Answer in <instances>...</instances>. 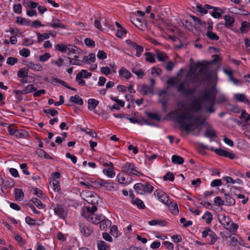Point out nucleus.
Listing matches in <instances>:
<instances>
[{"label": "nucleus", "instance_id": "nucleus-1", "mask_svg": "<svg viewBox=\"0 0 250 250\" xmlns=\"http://www.w3.org/2000/svg\"><path fill=\"white\" fill-rule=\"evenodd\" d=\"M167 116L171 119L175 120L181 128L187 132L193 131L196 128L201 129L204 122L200 117H194L188 112H181L180 109L169 112Z\"/></svg>", "mask_w": 250, "mask_h": 250}, {"label": "nucleus", "instance_id": "nucleus-2", "mask_svg": "<svg viewBox=\"0 0 250 250\" xmlns=\"http://www.w3.org/2000/svg\"><path fill=\"white\" fill-rule=\"evenodd\" d=\"M198 67V63H197L195 65L190 66L189 72L187 75V76L192 77L191 81L193 83H200L208 78L209 75L203 68H200L198 72L196 73Z\"/></svg>", "mask_w": 250, "mask_h": 250}, {"label": "nucleus", "instance_id": "nucleus-3", "mask_svg": "<svg viewBox=\"0 0 250 250\" xmlns=\"http://www.w3.org/2000/svg\"><path fill=\"white\" fill-rule=\"evenodd\" d=\"M86 193L87 195L84 200L92 205L91 207H86V211L92 210V211H96L97 209L96 205L98 204V200L100 199L99 196L96 193L91 192L90 191L86 192Z\"/></svg>", "mask_w": 250, "mask_h": 250}, {"label": "nucleus", "instance_id": "nucleus-4", "mask_svg": "<svg viewBox=\"0 0 250 250\" xmlns=\"http://www.w3.org/2000/svg\"><path fill=\"white\" fill-rule=\"evenodd\" d=\"M199 147L202 149H208L214 151L217 154L221 156L229 158L230 159H233L235 157L234 153L228 151L222 148H217L214 149L213 147H209L208 146L205 145L203 143L199 144Z\"/></svg>", "mask_w": 250, "mask_h": 250}, {"label": "nucleus", "instance_id": "nucleus-5", "mask_svg": "<svg viewBox=\"0 0 250 250\" xmlns=\"http://www.w3.org/2000/svg\"><path fill=\"white\" fill-rule=\"evenodd\" d=\"M202 236L203 238L206 239V244L210 245L214 244L218 239L216 233L209 228H206L202 231Z\"/></svg>", "mask_w": 250, "mask_h": 250}, {"label": "nucleus", "instance_id": "nucleus-6", "mask_svg": "<svg viewBox=\"0 0 250 250\" xmlns=\"http://www.w3.org/2000/svg\"><path fill=\"white\" fill-rule=\"evenodd\" d=\"M217 91L214 87L211 88L209 90H203L201 92V96L199 98L203 102H210L215 101Z\"/></svg>", "mask_w": 250, "mask_h": 250}, {"label": "nucleus", "instance_id": "nucleus-7", "mask_svg": "<svg viewBox=\"0 0 250 250\" xmlns=\"http://www.w3.org/2000/svg\"><path fill=\"white\" fill-rule=\"evenodd\" d=\"M153 187L148 183L144 184L137 183L134 186V189L137 193L140 194L150 193L153 190Z\"/></svg>", "mask_w": 250, "mask_h": 250}, {"label": "nucleus", "instance_id": "nucleus-8", "mask_svg": "<svg viewBox=\"0 0 250 250\" xmlns=\"http://www.w3.org/2000/svg\"><path fill=\"white\" fill-rule=\"evenodd\" d=\"M176 89L178 92L185 96L192 95L194 94L196 88L194 87L188 88L186 87V82L182 81L176 85Z\"/></svg>", "mask_w": 250, "mask_h": 250}, {"label": "nucleus", "instance_id": "nucleus-9", "mask_svg": "<svg viewBox=\"0 0 250 250\" xmlns=\"http://www.w3.org/2000/svg\"><path fill=\"white\" fill-rule=\"evenodd\" d=\"M176 89L178 92L185 96L192 95L194 94L196 88L194 87L188 88L186 87V82L182 81L176 85Z\"/></svg>", "mask_w": 250, "mask_h": 250}, {"label": "nucleus", "instance_id": "nucleus-10", "mask_svg": "<svg viewBox=\"0 0 250 250\" xmlns=\"http://www.w3.org/2000/svg\"><path fill=\"white\" fill-rule=\"evenodd\" d=\"M122 168L123 171L128 173L129 175H134L137 176L143 175V174L135 169V167L132 163H126Z\"/></svg>", "mask_w": 250, "mask_h": 250}, {"label": "nucleus", "instance_id": "nucleus-11", "mask_svg": "<svg viewBox=\"0 0 250 250\" xmlns=\"http://www.w3.org/2000/svg\"><path fill=\"white\" fill-rule=\"evenodd\" d=\"M94 212L92 210L86 211V212L83 213V216L88 222L97 225L100 223L101 219L100 217L94 214Z\"/></svg>", "mask_w": 250, "mask_h": 250}, {"label": "nucleus", "instance_id": "nucleus-12", "mask_svg": "<svg viewBox=\"0 0 250 250\" xmlns=\"http://www.w3.org/2000/svg\"><path fill=\"white\" fill-rule=\"evenodd\" d=\"M53 210L54 213L60 218L64 219L66 217L67 212L62 205H56L54 207Z\"/></svg>", "mask_w": 250, "mask_h": 250}, {"label": "nucleus", "instance_id": "nucleus-13", "mask_svg": "<svg viewBox=\"0 0 250 250\" xmlns=\"http://www.w3.org/2000/svg\"><path fill=\"white\" fill-rule=\"evenodd\" d=\"M47 25L53 28H61L65 29L66 25L63 24L60 20L53 18L51 22L47 23Z\"/></svg>", "mask_w": 250, "mask_h": 250}, {"label": "nucleus", "instance_id": "nucleus-14", "mask_svg": "<svg viewBox=\"0 0 250 250\" xmlns=\"http://www.w3.org/2000/svg\"><path fill=\"white\" fill-rule=\"evenodd\" d=\"M116 179L118 182L124 185H128L132 181L131 178L123 173H119Z\"/></svg>", "mask_w": 250, "mask_h": 250}, {"label": "nucleus", "instance_id": "nucleus-15", "mask_svg": "<svg viewBox=\"0 0 250 250\" xmlns=\"http://www.w3.org/2000/svg\"><path fill=\"white\" fill-rule=\"evenodd\" d=\"M204 103L199 98L194 99L191 103V108L195 111H201L202 108V104Z\"/></svg>", "mask_w": 250, "mask_h": 250}, {"label": "nucleus", "instance_id": "nucleus-16", "mask_svg": "<svg viewBox=\"0 0 250 250\" xmlns=\"http://www.w3.org/2000/svg\"><path fill=\"white\" fill-rule=\"evenodd\" d=\"M80 228L81 233L85 237H88L93 232V229L91 227L82 224H80Z\"/></svg>", "mask_w": 250, "mask_h": 250}, {"label": "nucleus", "instance_id": "nucleus-17", "mask_svg": "<svg viewBox=\"0 0 250 250\" xmlns=\"http://www.w3.org/2000/svg\"><path fill=\"white\" fill-rule=\"evenodd\" d=\"M28 73V69L24 67L19 69L18 72L17 76L22 79L21 82L22 83H24L27 82V81H25L24 79L27 78Z\"/></svg>", "mask_w": 250, "mask_h": 250}, {"label": "nucleus", "instance_id": "nucleus-18", "mask_svg": "<svg viewBox=\"0 0 250 250\" xmlns=\"http://www.w3.org/2000/svg\"><path fill=\"white\" fill-rule=\"evenodd\" d=\"M225 27L231 28L234 25L235 20L234 18L229 15H225L224 17Z\"/></svg>", "mask_w": 250, "mask_h": 250}, {"label": "nucleus", "instance_id": "nucleus-19", "mask_svg": "<svg viewBox=\"0 0 250 250\" xmlns=\"http://www.w3.org/2000/svg\"><path fill=\"white\" fill-rule=\"evenodd\" d=\"M154 194L158 196L159 200L161 202L167 205H168L169 203H171V201L168 199V197L164 193H160L155 191H154Z\"/></svg>", "mask_w": 250, "mask_h": 250}, {"label": "nucleus", "instance_id": "nucleus-20", "mask_svg": "<svg viewBox=\"0 0 250 250\" xmlns=\"http://www.w3.org/2000/svg\"><path fill=\"white\" fill-rule=\"evenodd\" d=\"M140 92L142 95H146L148 94H153V90L151 87L146 84H143L141 87Z\"/></svg>", "mask_w": 250, "mask_h": 250}, {"label": "nucleus", "instance_id": "nucleus-21", "mask_svg": "<svg viewBox=\"0 0 250 250\" xmlns=\"http://www.w3.org/2000/svg\"><path fill=\"white\" fill-rule=\"evenodd\" d=\"M212 7L210 5L205 4L204 6L199 3H198L196 5V10L203 14H206L208 12V9H212Z\"/></svg>", "mask_w": 250, "mask_h": 250}, {"label": "nucleus", "instance_id": "nucleus-22", "mask_svg": "<svg viewBox=\"0 0 250 250\" xmlns=\"http://www.w3.org/2000/svg\"><path fill=\"white\" fill-rule=\"evenodd\" d=\"M103 183V187H104L107 190H114L116 189L118 187V185L116 183L108 182L105 180H104Z\"/></svg>", "mask_w": 250, "mask_h": 250}, {"label": "nucleus", "instance_id": "nucleus-23", "mask_svg": "<svg viewBox=\"0 0 250 250\" xmlns=\"http://www.w3.org/2000/svg\"><path fill=\"white\" fill-rule=\"evenodd\" d=\"M130 195L132 197V203L133 204L136 205L140 209H144L145 208V206L142 200L135 198L133 195L130 194Z\"/></svg>", "mask_w": 250, "mask_h": 250}, {"label": "nucleus", "instance_id": "nucleus-24", "mask_svg": "<svg viewBox=\"0 0 250 250\" xmlns=\"http://www.w3.org/2000/svg\"><path fill=\"white\" fill-rule=\"evenodd\" d=\"M95 54L94 53H90L87 56H84L83 60L84 63L90 64L95 61Z\"/></svg>", "mask_w": 250, "mask_h": 250}, {"label": "nucleus", "instance_id": "nucleus-25", "mask_svg": "<svg viewBox=\"0 0 250 250\" xmlns=\"http://www.w3.org/2000/svg\"><path fill=\"white\" fill-rule=\"evenodd\" d=\"M234 98L236 100L240 102H244L248 104H249L250 101L246 98V96L243 94L237 93L234 95Z\"/></svg>", "mask_w": 250, "mask_h": 250}, {"label": "nucleus", "instance_id": "nucleus-26", "mask_svg": "<svg viewBox=\"0 0 250 250\" xmlns=\"http://www.w3.org/2000/svg\"><path fill=\"white\" fill-rule=\"evenodd\" d=\"M100 228L101 229L104 230L110 227L111 222L108 219H104L100 221Z\"/></svg>", "mask_w": 250, "mask_h": 250}, {"label": "nucleus", "instance_id": "nucleus-27", "mask_svg": "<svg viewBox=\"0 0 250 250\" xmlns=\"http://www.w3.org/2000/svg\"><path fill=\"white\" fill-rule=\"evenodd\" d=\"M26 65L29 68L35 71H42L43 69V67L41 65L34 63L31 62H28Z\"/></svg>", "mask_w": 250, "mask_h": 250}, {"label": "nucleus", "instance_id": "nucleus-28", "mask_svg": "<svg viewBox=\"0 0 250 250\" xmlns=\"http://www.w3.org/2000/svg\"><path fill=\"white\" fill-rule=\"evenodd\" d=\"M88 109L90 110H93L99 104V101L94 99H89L88 100Z\"/></svg>", "mask_w": 250, "mask_h": 250}, {"label": "nucleus", "instance_id": "nucleus-29", "mask_svg": "<svg viewBox=\"0 0 250 250\" xmlns=\"http://www.w3.org/2000/svg\"><path fill=\"white\" fill-rule=\"evenodd\" d=\"M15 198L17 201H21L24 196L23 192L21 189L15 188L14 189Z\"/></svg>", "mask_w": 250, "mask_h": 250}, {"label": "nucleus", "instance_id": "nucleus-30", "mask_svg": "<svg viewBox=\"0 0 250 250\" xmlns=\"http://www.w3.org/2000/svg\"><path fill=\"white\" fill-rule=\"evenodd\" d=\"M119 74L121 76L124 77L126 79H128L131 76L130 72L124 67H122L119 71Z\"/></svg>", "mask_w": 250, "mask_h": 250}, {"label": "nucleus", "instance_id": "nucleus-31", "mask_svg": "<svg viewBox=\"0 0 250 250\" xmlns=\"http://www.w3.org/2000/svg\"><path fill=\"white\" fill-rule=\"evenodd\" d=\"M250 28V23L248 21H245L241 23V26L240 30L242 33L247 32Z\"/></svg>", "mask_w": 250, "mask_h": 250}, {"label": "nucleus", "instance_id": "nucleus-32", "mask_svg": "<svg viewBox=\"0 0 250 250\" xmlns=\"http://www.w3.org/2000/svg\"><path fill=\"white\" fill-rule=\"evenodd\" d=\"M36 35L38 38V42L41 43L44 40L48 39L49 38V34L48 33H44L41 34L38 32H36Z\"/></svg>", "mask_w": 250, "mask_h": 250}, {"label": "nucleus", "instance_id": "nucleus-33", "mask_svg": "<svg viewBox=\"0 0 250 250\" xmlns=\"http://www.w3.org/2000/svg\"><path fill=\"white\" fill-rule=\"evenodd\" d=\"M70 101L79 105H82L83 104V99L78 95L71 96L70 98Z\"/></svg>", "mask_w": 250, "mask_h": 250}, {"label": "nucleus", "instance_id": "nucleus-34", "mask_svg": "<svg viewBox=\"0 0 250 250\" xmlns=\"http://www.w3.org/2000/svg\"><path fill=\"white\" fill-rule=\"evenodd\" d=\"M167 206L172 213L176 214L178 213L179 210L176 203L171 202Z\"/></svg>", "mask_w": 250, "mask_h": 250}, {"label": "nucleus", "instance_id": "nucleus-35", "mask_svg": "<svg viewBox=\"0 0 250 250\" xmlns=\"http://www.w3.org/2000/svg\"><path fill=\"white\" fill-rule=\"evenodd\" d=\"M212 9L213 10L210 11L209 13L213 18H218L221 16L222 13L218 12V11H221L220 8L212 7Z\"/></svg>", "mask_w": 250, "mask_h": 250}, {"label": "nucleus", "instance_id": "nucleus-36", "mask_svg": "<svg viewBox=\"0 0 250 250\" xmlns=\"http://www.w3.org/2000/svg\"><path fill=\"white\" fill-rule=\"evenodd\" d=\"M66 59L68 60L69 62L68 63L65 64L66 66H68L70 65H82L84 64V61H73L72 59L69 57H66Z\"/></svg>", "mask_w": 250, "mask_h": 250}, {"label": "nucleus", "instance_id": "nucleus-37", "mask_svg": "<svg viewBox=\"0 0 250 250\" xmlns=\"http://www.w3.org/2000/svg\"><path fill=\"white\" fill-rule=\"evenodd\" d=\"M202 218L206 220L207 224H210L212 219L213 217L212 214L209 211H206L205 214L202 217Z\"/></svg>", "mask_w": 250, "mask_h": 250}, {"label": "nucleus", "instance_id": "nucleus-38", "mask_svg": "<svg viewBox=\"0 0 250 250\" xmlns=\"http://www.w3.org/2000/svg\"><path fill=\"white\" fill-rule=\"evenodd\" d=\"M104 180L99 179L97 181H92L91 182V188H99L101 187H103V185L104 184Z\"/></svg>", "mask_w": 250, "mask_h": 250}, {"label": "nucleus", "instance_id": "nucleus-39", "mask_svg": "<svg viewBox=\"0 0 250 250\" xmlns=\"http://www.w3.org/2000/svg\"><path fill=\"white\" fill-rule=\"evenodd\" d=\"M224 73L228 75L229 78V80L233 82L234 83L237 84L239 82V80H237L233 78V73L231 70H228L227 69H224Z\"/></svg>", "mask_w": 250, "mask_h": 250}, {"label": "nucleus", "instance_id": "nucleus-40", "mask_svg": "<svg viewBox=\"0 0 250 250\" xmlns=\"http://www.w3.org/2000/svg\"><path fill=\"white\" fill-rule=\"evenodd\" d=\"M225 205L226 206H233L235 204V200L232 198L229 195L225 194Z\"/></svg>", "mask_w": 250, "mask_h": 250}, {"label": "nucleus", "instance_id": "nucleus-41", "mask_svg": "<svg viewBox=\"0 0 250 250\" xmlns=\"http://www.w3.org/2000/svg\"><path fill=\"white\" fill-rule=\"evenodd\" d=\"M171 159L172 162L176 164L181 165L184 162V159L182 157L176 155H173Z\"/></svg>", "mask_w": 250, "mask_h": 250}, {"label": "nucleus", "instance_id": "nucleus-42", "mask_svg": "<svg viewBox=\"0 0 250 250\" xmlns=\"http://www.w3.org/2000/svg\"><path fill=\"white\" fill-rule=\"evenodd\" d=\"M206 36L208 39L212 41H218L219 39V36L215 33L211 32H207Z\"/></svg>", "mask_w": 250, "mask_h": 250}, {"label": "nucleus", "instance_id": "nucleus-43", "mask_svg": "<svg viewBox=\"0 0 250 250\" xmlns=\"http://www.w3.org/2000/svg\"><path fill=\"white\" fill-rule=\"evenodd\" d=\"M50 185L52 186L53 190L59 191L60 190V183L58 180L53 179L50 182Z\"/></svg>", "mask_w": 250, "mask_h": 250}, {"label": "nucleus", "instance_id": "nucleus-44", "mask_svg": "<svg viewBox=\"0 0 250 250\" xmlns=\"http://www.w3.org/2000/svg\"><path fill=\"white\" fill-rule=\"evenodd\" d=\"M77 49L78 48L76 46L71 44L67 45L66 51H68L67 53L68 55H70L72 54H76Z\"/></svg>", "mask_w": 250, "mask_h": 250}, {"label": "nucleus", "instance_id": "nucleus-45", "mask_svg": "<svg viewBox=\"0 0 250 250\" xmlns=\"http://www.w3.org/2000/svg\"><path fill=\"white\" fill-rule=\"evenodd\" d=\"M97 246L99 250H107L109 248V247L104 241H98Z\"/></svg>", "mask_w": 250, "mask_h": 250}, {"label": "nucleus", "instance_id": "nucleus-46", "mask_svg": "<svg viewBox=\"0 0 250 250\" xmlns=\"http://www.w3.org/2000/svg\"><path fill=\"white\" fill-rule=\"evenodd\" d=\"M36 90L37 88L34 87L32 84H29L22 90V93L25 94Z\"/></svg>", "mask_w": 250, "mask_h": 250}, {"label": "nucleus", "instance_id": "nucleus-47", "mask_svg": "<svg viewBox=\"0 0 250 250\" xmlns=\"http://www.w3.org/2000/svg\"><path fill=\"white\" fill-rule=\"evenodd\" d=\"M35 205L37 206V207L39 209L43 208L45 207L44 205L42 204V202L37 198H34L31 200Z\"/></svg>", "mask_w": 250, "mask_h": 250}, {"label": "nucleus", "instance_id": "nucleus-48", "mask_svg": "<svg viewBox=\"0 0 250 250\" xmlns=\"http://www.w3.org/2000/svg\"><path fill=\"white\" fill-rule=\"evenodd\" d=\"M103 173L109 178H113L115 175V172L110 168L104 169Z\"/></svg>", "mask_w": 250, "mask_h": 250}, {"label": "nucleus", "instance_id": "nucleus-49", "mask_svg": "<svg viewBox=\"0 0 250 250\" xmlns=\"http://www.w3.org/2000/svg\"><path fill=\"white\" fill-rule=\"evenodd\" d=\"M67 45L64 44H57L55 45V49L62 53L66 52Z\"/></svg>", "mask_w": 250, "mask_h": 250}, {"label": "nucleus", "instance_id": "nucleus-50", "mask_svg": "<svg viewBox=\"0 0 250 250\" xmlns=\"http://www.w3.org/2000/svg\"><path fill=\"white\" fill-rule=\"evenodd\" d=\"M82 131L85 132L86 134L89 135L90 136L96 138L97 137V133L95 131H93L90 128H81Z\"/></svg>", "mask_w": 250, "mask_h": 250}, {"label": "nucleus", "instance_id": "nucleus-51", "mask_svg": "<svg viewBox=\"0 0 250 250\" xmlns=\"http://www.w3.org/2000/svg\"><path fill=\"white\" fill-rule=\"evenodd\" d=\"M83 77V74L82 72H79L76 78V81L78 83V84L81 85H84L85 84V82L82 80Z\"/></svg>", "mask_w": 250, "mask_h": 250}, {"label": "nucleus", "instance_id": "nucleus-52", "mask_svg": "<svg viewBox=\"0 0 250 250\" xmlns=\"http://www.w3.org/2000/svg\"><path fill=\"white\" fill-rule=\"evenodd\" d=\"M145 55L146 56V61L151 63H153L155 62L154 55L152 53L146 52L145 53Z\"/></svg>", "mask_w": 250, "mask_h": 250}, {"label": "nucleus", "instance_id": "nucleus-53", "mask_svg": "<svg viewBox=\"0 0 250 250\" xmlns=\"http://www.w3.org/2000/svg\"><path fill=\"white\" fill-rule=\"evenodd\" d=\"M238 228V225L233 222H230V225L228 227H226V229L229 230L230 232L234 231Z\"/></svg>", "mask_w": 250, "mask_h": 250}, {"label": "nucleus", "instance_id": "nucleus-54", "mask_svg": "<svg viewBox=\"0 0 250 250\" xmlns=\"http://www.w3.org/2000/svg\"><path fill=\"white\" fill-rule=\"evenodd\" d=\"M215 101L209 102V103L210 104L206 106V109L208 112L209 113H212L215 112V110L213 108V106L215 104Z\"/></svg>", "mask_w": 250, "mask_h": 250}, {"label": "nucleus", "instance_id": "nucleus-55", "mask_svg": "<svg viewBox=\"0 0 250 250\" xmlns=\"http://www.w3.org/2000/svg\"><path fill=\"white\" fill-rule=\"evenodd\" d=\"M127 31L124 28H121L116 31V36L117 37L122 38L126 34Z\"/></svg>", "mask_w": 250, "mask_h": 250}, {"label": "nucleus", "instance_id": "nucleus-56", "mask_svg": "<svg viewBox=\"0 0 250 250\" xmlns=\"http://www.w3.org/2000/svg\"><path fill=\"white\" fill-rule=\"evenodd\" d=\"M214 204L215 206H221L225 204V201L223 200L220 197L217 196L214 199Z\"/></svg>", "mask_w": 250, "mask_h": 250}, {"label": "nucleus", "instance_id": "nucleus-57", "mask_svg": "<svg viewBox=\"0 0 250 250\" xmlns=\"http://www.w3.org/2000/svg\"><path fill=\"white\" fill-rule=\"evenodd\" d=\"M163 179L165 181L169 180L170 181H173L174 180V176L172 172L168 171L163 177Z\"/></svg>", "mask_w": 250, "mask_h": 250}, {"label": "nucleus", "instance_id": "nucleus-58", "mask_svg": "<svg viewBox=\"0 0 250 250\" xmlns=\"http://www.w3.org/2000/svg\"><path fill=\"white\" fill-rule=\"evenodd\" d=\"M110 233L111 235L117 238L118 236V230L117 227L115 225L112 226L110 229Z\"/></svg>", "mask_w": 250, "mask_h": 250}, {"label": "nucleus", "instance_id": "nucleus-59", "mask_svg": "<svg viewBox=\"0 0 250 250\" xmlns=\"http://www.w3.org/2000/svg\"><path fill=\"white\" fill-rule=\"evenodd\" d=\"M132 72L135 74L139 78H142L145 75L144 72L142 69H132Z\"/></svg>", "mask_w": 250, "mask_h": 250}, {"label": "nucleus", "instance_id": "nucleus-60", "mask_svg": "<svg viewBox=\"0 0 250 250\" xmlns=\"http://www.w3.org/2000/svg\"><path fill=\"white\" fill-rule=\"evenodd\" d=\"M240 118H243L246 122H248L250 120V114L247 113L245 110H242Z\"/></svg>", "mask_w": 250, "mask_h": 250}, {"label": "nucleus", "instance_id": "nucleus-61", "mask_svg": "<svg viewBox=\"0 0 250 250\" xmlns=\"http://www.w3.org/2000/svg\"><path fill=\"white\" fill-rule=\"evenodd\" d=\"M205 136L206 137L211 138V137H216V135L215 134V132L213 130L207 129L206 131Z\"/></svg>", "mask_w": 250, "mask_h": 250}, {"label": "nucleus", "instance_id": "nucleus-62", "mask_svg": "<svg viewBox=\"0 0 250 250\" xmlns=\"http://www.w3.org/2000/svg\"><path fill=\"white\" fill-rule=\"evenodd\" d=\"M18 60L16 58L9 57L7 58L6 63L9 65H13L18 62Z\"/></svg>", "mask_w": 250, "mask_h": 250}, {"label": "nucleus", "instance_id": "nucleus-63", "mask_svg": "<svg viewBox=\"0 0 250 250\" xmlns=\"http://www.w3.org/2000/svg\"><path fill=\"white\" fill-rule=\"evenodd\" d=\"M43 112L46 114H49L52 116H54L58 114V112L56 110L52 109H43Z\"/></svg>", "mask_w": 250, "mask_h": 250}, {"label": "nucleus", "instance_id": "nucleus-64", "mask_svg": "<svg viewBox=\"0 0 250 250\" xmlns=\"http://www.w3.org/2000/svg\"><path fill=\"white\" fill-rule=\"evenodd\" d=\"M19 53L21 56L24 57H27L30 55V50L25 48H24L20 50Z\"/></svg>", "mask_w": 250, "mask_h": 250}]
</instances>
